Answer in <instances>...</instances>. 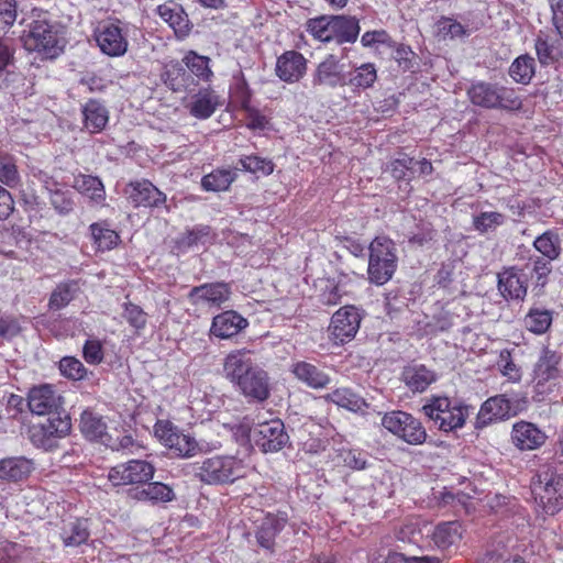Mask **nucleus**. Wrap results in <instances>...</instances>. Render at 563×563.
I'll list each match as a JSON object with an SVG mask.
<instances>
[{
	"mask_svg": "<svg viewBox=\"0 0 563 563\" xmlns=\"http://www.w3.org/2000/svg\"><path fill=\"white\" fill-rule=\"evenodd\" d=\"M251 354L247 349L231 351L223 360V373L249 401L264 402L271 396L269 375Z\"/></svg>",
	"mask_w": 563,
	"mask_h": 563,
	"instance_id": "obj_1",
	"label": "nucleus"
},
{
	"mask_svg": "<svg viewBox=\"0 0 563 563\" xmlns=\"http://www.w3.org/2000/svg\"><path fill=\"white\" fill-rule=\"evenodd\" d=\"M21 24H25L20 38L26 52L49 60L63 54L65 45L59 34V24L47 9L33 7Z\"/></svg>",
	"mask_w": 563,
	"mask_h": 563,
	"instance_id": "obj_2",
	"label": "nucleus"
},
{
	"mask_svg": "<svg viewBox=\"0 0 563 563\" xmlns=\"http://www.w3.org/2000/svg\"><path fill=\"white\" fill-rule=\"evenodd\" d=\"M305 27L313 40L322 43L335 42L339 45L355 43L361 31L358 19L345 14H322L310 18Z\"/></svg>",
	"mask_w": 563,
	"mask_h": 563,
	"instance_id": "obj_3",
	"label": "nucleus"
},
{
	"mask_svg": "<svg viewBox=\"0 0 563 563\" xmlns=\"http://www.w3.org/2000/svg\"><path fill=\"white\" fill-rule=\"evenodd\" d=\"M472 408L463 400L433 395L422 406L421 412L438 430L449 433L465 426Z\"/></svg>",
	"mask_w": 563,
	"mask_h": 563,
	"instance_id": "obj_4",
	"label": "nucleus"
},
{
	"mask_svg": "<svg viewBox=\"0 0 563 563\" xmlns=\"http://www.w3.org/2000/svg\"><path fill=\"white\" fill-rule=\"evenodd\" d=\"M470 101L483 109H500L519 112L523 101L515 88L487 81L473 82L467 89Z\"/></svg>",
	"mask_w": 563,
	"mask_h": 563,
	"instance_id": "obj_5",
	"label": "nucleus"
},
{
	"mask_svg": "<svg viewBox=\"0 0 563 563\" xmlns=\"http://www.w3.org/2000/svg\"><path fill=\"white\" fill-rule=\"evenodd\" d=\"M247 466L233 455H214L197 463L195 475L208 485H229L246 476Z\"/></svg>",
	"mask_w": 563,
	"mask_h": 563,
	"instance_id": "obj_6",
	"label": "nucleus"
},
{
	"mask_svg": "<svg viewBox=\"0 0 563 563\" xmlns=\"http://www.w3.org/2000/svg\"><path fill=\"white\" fill-rule=\"evenodd\" d=\"M368 280L377 286L388 283L397 271L398 256L395 242L386 236H376L368 246Z\"/></svg>",
	"mask_w": 563,
	"mask_h": 563,
	"instance_id": "obj_7",
	"label": "nucleus"
},
{
	"mask_svg": "<svg viewBox=\"0 0 563 563\" xmlns=\"http://www.w3.org/2000/svg\"><path fill=\"white\" fill-rule=\"evenodd\" d=\"M71 428L69 413L63 411V413L48 416L45 421L31 424L27 437L35 448L52 452L58 449L59 440L70 434Z\"/></svg>",
	"mask_w": 563,
	"mask_h": 563,
	"instance_id": "obj_8",
	"label": "nucleus"
},
{
	"mask_svg": "<svg viewBox=\"0 0 563 563\" xmlns=\"http://www.w3.org/2000/svg\"><path fill=\"white\" fill-rule=\"evenodd\" d=\"M563 477L551 465H544L532 482V494L547 515H555L563 506Z\"/></svg>",
	"mask_w": 563,
	"mask_h": 563,
	"instance_id": "obj_9",
	"label": "nucleus"
},
{
	"mask_svg": "<svg viewBox=\"0 0 563 563\" xmlns=\"http://www.w3.org/2000/svg\"><path fill=\"white\" fill-rule=\"evenodd\" d=\"M382 426L391 434L410 445H421L427 441L428 433L413 415L402 410H391L382 418Z\"/></svg>",
	"mask_w": 563,
	"mask_h": 563,
	"instance_id": "obj_10",
	"label": "nucleus"
},
{
	"mask_svg": "<svg viewBox=\"0 0 563 563\" xmlns=\"http://www.w3.org/2000/svg\"><path fill=\"white\" fill-rule=\"evenodd\" d=\"M93 38L100 51L109 57H121L128 52V34L119 19L99 21L93 30Z\"/></svg>",
	"mask_w": 563,
	"mask_h": 563,
	"instance_id": "obj_11",
	"label": "nucleus"
},
{
	"mask_svg": "<svg viewBox=\"0 0 563 563\" xmlns=\"http://www.w3.org/2000/svg\"><path fill=\"white\" fill-rule=\"evenodd\" d=\"M362 319L361 310L353 305H345L338 309L329 324L332 342L335 345H342L352 341L360 330Z\"/></svg>",
	"mask_w": 563,
	"mask_h": 563,
	"instance_id": "obj_12",
	"label": "nucleus"
},
{
	"mask_svg": "<svg viewBox=\"0 0 563 563\" xmlns=\"http://www.w3.org/2000/svg\"><path fill=\"white\" fill-rule=\"evenodd\" d=\"M561 355L544 349L533 368L532 382L538 395H549L559 385Z\"/></svg>",
	"mask_w": 563,
	"mask_h": 563,
	"instance_id": "obj_13",
	"label": "nucleus"
},
{
	"mask_svg": "<svg viewBox=\"0 0 563 563\" xmlns=\"http://www.w3.org/2000/svg\"><path fill=\"white\" fill-rule=\"evenodd\" d=\"M64 405V398L55 385L41 383L32 386L26 394V406L35 416H53Z\"/></svg>",
	"mask_w": 563,
	"mask_h": 563,
	"instance_id": "obj_14",
	"label": "nucleus"
},
{
	"mask_svg": "<svg viewBox=\"0 0 563 563\" xmlns=\"http://www.w3.org/2000/svg\"><path fill=\"white\" fill-rule=\"evenodd\" d=\"M155 467L144 460H131L110 468L108 479L113 486L143 484L154 476Z\"/></svg>",
	"mask_w": 563,
	"mask_h": 563,
	"instance_id": "obj_15",
	"label": "nucleus"
},
{
	"mask_svg": "<svg viewBox=\"0 0 563 563\" xmlns=\"http://www.w3.org/2000/svg\"><path fill=\"white\" fill-rule=\"evenodd\" d=\"M251 439L264 453L278 452L288 442V434L282 420L273 419L251 430Z\"/></svg>",
	"mask_w": 563,
	"mask_h": 563,
	"instance_id": "obj_16",
	"label": "nucleus"
},
{
	"mask_svg": "<svg viewBox=\"0 0 563 563\" xmlns=\"http://www.w3.org/2000/svg\"><path fill=\"white\" fill-rule=\"evenodd\" d=\"M514 415H516V411L512 410L511 401L507 395H495L481 405L474 421V428L483 430L495 422L507 420Z\"/></svg>",
	"mask_w": 563,
	"mask_h": 563,
	"instance_id": "obj_17",
	"label": "nucleus"
},
{
	"mask_svg": "<svg viewBox=\"0 0 563 563\" xmlns=\"http://www.w3.org/2000/svg\"><path fill=\"white\" fill-rule=\"evenodd\" d=\"M231 295L232 288L229 283L213 282L192 287L187 298L192 306L205 305L219 309L229 301Z\"/></svg>",
	"mask_w": 563,
	"mask_h": 563,
	"instance_id": "obj_18",
	"label": "nucleus"
},
{
	"mask_svg": "<svg viewBox=\"0 0 563 563\" xmlns=\"http://www.w3.org/2000/svg\"><path fill=\"white\" fill-rule=\"evenodd\" d=\"M124 194L134 208H158L166 203V195L147 179L130 181Z\"/></svg>",
	"mask_w": 563,
	"mask_h": 563,
	"instance_id": "obj_19",
	"label": "nucleus"
},
{
	"mask_svg": "<svg viewBox=\"0 0 563 563\" xmlns=\"http://www.w3.org/2000/svg\"><path fill=\"white\" fill-rule=\"evenodd\" d=\"M81 130L89 134L102 133L110 121V111L103 100L89 98L80 104Z\"/></svg>",
	"mask_w": 563,
	"mask_h": 563,
	"instance_id": "obj_20",
	"label": "nucleus"
},
{
	"mask_svg": "<svg viewBox=\"0 0 563 563\" xmlns=\"http://www.w3.org/2000/svg\"><path fill=\"white\" fill-rule=\"evenodd\" d=\"M286 511L267 512L255 531L257 544L269 553L275 552L276 537L288 523Z\"/></svg>",
	"mask_w": 563,
	"mask_h": 563,
	"instance_id": "obj_21",
	"label": "nucleus"
},
{
	"mask_svg": "<svg viewBox=\"0 0 563 563\" xmlns=\"http://www.w3.org/2000/svg\"><path fill=\"white\" fill-rule=\"evenodd\" d=\"M307 67V58L300 52L289 49L277 57L275 74L282 81L295 84L305 77Z\"/></svg>",
	"mask_w": 563,
	"mask_h": 563,
	"instance_id": "obj_22",
	"label": "nucleus"
},
{
	"mask_svg": "<svg viewBox=\"0 0 563 563\" xmlns=\"http://www.w3.org/2000/svg\"><path fill=\"white\" fill-rule=\"evenodd\" d=\"M548 435L534 423L520 420L512 424L510 440L520 451H534L547 442Z\"/></svg>",
	"mask_w": 563,
	"mask_h": 563,
	"instance_id": "obj_23",
	"label": "nucleus"
},
{
	"mask_svg": "<svg viewBox=\"0 0 563 563\" xmlns=\"http://www.w3.org/2000/svg\"><path fill=\"white\" fill-rule=\"evenodd\" d=\"M497 287L506 300H523L528 290L527 274L516 267H505L497 274Z\"/></svg>",
	"mask_w": 563,
	"mask_h": 563,
	"instance_id": "obj_24",
	"label": "nucleus"
},
{
	"mask_svg": "<svg viewBox=\"0 0 563 563\" xmlns=\"http://www.w3.org/2000/svg\"><path fill=\"white\" fill-rule=\"evenodd\" d=\"M222 102L218 92L210 86L200 88L191 95L186 109L189 114L198 120H207L213 115Z\"/></svg>",
	"mask_w": 563,
	"mask_h": 563,
	"instance_id": "obj_25",
	"label": "nucleus"
},
{
	"mask_svg": "<svg viewBox=\"0 0 563 563\" xmlns=\"http://www.w3.org/2000/svg\"><path fill=\"white\" fill-rule=\"evenodd\" d=\"M161 79L173 92H187L196 88L195 77L188 73L183 59L180 62L173 59L164 64Z\"/></svg>",
	"mask_w": 563,
	"mask_h": 563,
	"instance_id": "obj_26",
	"label": "nucleus"
},
{
	"mask_svg": "<svg viewBox=\"0 0 563 563\" xmlns=\"http://www.w3.org/2000/svg\"><path fill=\"white\" fill-rule=\"evenodd\" d=\"M35 471V462L24 455L7 456L0 460V481L22 483Z\"/></svg>",
	"mask_w": 563,
	"mask_h": 563,
	"instance_id": "obj_27",
	"label": "nucleus"
},
{
	"mask_svg": "<svg viewBox=\"0 0 563 563\" xmlns=\"http://www.w3.org/2000/svg\"><path fill=\"white\" fill-rule=\"evenodd\" d=\"M312 84L313 86H327L330 88L345 86L346 79L340 60L335 55L329 54L318 64L312 75Z\"/></svg>",
	"mask_w": 563,
	"mask_h": 563,
	"instance_id": "obj_28",
	"label": "nucleus"
},
{
	"mask_svg": "<svg viewBox=\"0 0 563 563\" xmlns=\"http://www.w3.org/2000/svg\"><path fill=\"white\" fill-rule=\"evenodd\" d=\"M249 325V321L234 310H225L213 317L210 333L219 339H230Z\"/></svg>",
	"mask_w": 563,
	"mask_h": 563,
	"instance_id": "obj_29",
	"label": "nucleus"
},
{
	"mask_svg": "<svg viewBox=\"0 0 563 563\" xmlns=\"http://www.w3.org/2000/svg\"><path fill=\"white\" fill-rule=\"evenodd\" d=\"M156 12L161 19L173 29L178 38H183L189 34L191 29L190 21L180 4L174 1L163 3L156 8Z\"/></svg>",
	"mask_w": 563,
	"mask_h": 563,
	"instance_id": "obj_30",
	"label": "nucleus"
},
{
	"mask_svg": "<svg viewBox=\"0 0 563 563\" xmlns=\"http://www.w3.org/2000/svg\"><path fill=\"white\" fill-rule=\"evenodd\" d=\"M462 536V525L457 520L439 522L427 534L433 545L441 551L449 550L451 547L457 545Z\"/></svg>",
	"mask_w": 563,
	"mask_h": 563,
	"instance_id": "obj_31",
	"label": "nucleus"
},
{
	"mask_svg": "<svg viewBox=\"0 0 563 563\" xmlns=\"http://www.w3.org/2000/svg\"><path fill=\"white\" fill-rule=\"evenodd\" d=\"M290 372L299 382L312 389L327 388L332 380L329 374L307 361L292 363Z\"/></svg>",
	"mask_w": 563,
	"mask_h": 563,
	"instance_id": "obj_32",
	"label": "nucleus"
},
{
	"mask_svg": "<svg viewBox=\"0 0 563 563\" xmlns=\"http://www.w3.org/2000/svg\"><path fill=\"white\" fill-rule=\"evenodd\" d=\"M401 379L412 393H423L437 380V375L423 364H408L401 372Z\"/></svg>",
	"mask_w": 563,
	"mask_h": 563,
	"instance_id": "obj_33",
	"label": "nucleus"
},
{
	"mask_svg": "<svg viewBox=\"0 0 563 563\" xmlns=\"http://www.w3.org/2000/svg\"><path fill=\"white\" fill-rule=\"evenodd\" d=\"M183 64L195 79L197 87L200 82H211L214 73L211 68V59L208 56L200 55L194 49L187 51L183 56Z\"/></svg>",
	"mask_w": 563,
	"mask_h": 563,
	"instance_id": "obj_34",
	"label": "nucleus"
},
{
	"mask_svg": "<svg viewBox=\"0 0 563 563\" xmlns=\"http://www.w3.org/2000/svg\"><path fill=\"white\" fill-rule=\"evenodd\" d=\"M324 401L349 411L358 412L368 407L366 400L351 387H336L323 396Z\"/></svg>",
	"mask_w": 563,
	"mask_h": 563,
	"instance_id": "obj_35",
	"label": "nucleus"
},
{
	"mask_svg": "<svg viewBox=\"0 0 563 563\" xmlns=\"http://www.w3.org/2000/svg\"><path fill=\"white\" fill-rule=\"evenodd\" d=\"M79 429L82 435L90 441L104 442L108 435L103 418L90 409L81 412Z\"/></svg>",
	"mask_w": 563,
	"mask_h": 563,
	"instance_id": "obj_36",
	"label": "nucleus"
},
{
	"mask_svg": "<svg viewBox=\"0 0 563 563\" xmlns=\"http://www.w3.org/2000/svg\"><path fill=\"white\" fill-rule=\"evenodd\" d=\"M236 178L238 173L235 169L223 167L216 168L201 178V187L205 191H227Z\"/></svg>",
	"mask_w": 563,
	"mask_h": 563,
	"instance_id": "obj_37",
	"label": "nucleus"
},
{
	"mask_svg": "<svg viewBox=\"0 0 563 563\" xmlns=\"http://www.w3.org/2000/svg\"><path fill=\"white\" fill-rule=\"evenodd\" d=\"M78 280H66L56 285L51 292L47 307L51 311H59L67 307L79 292Z\"/></svg>",
	"mask_w": 563,
	"mask_h": 563,
	"instance_id": "obj_38",
	"label": "nucleus"
},
{
	"mask_svg": "<svg viewBox=\"0 0 563 563\" xmlns=\"http://www.w3.org/2000/svg\"><path fill=\"white\" fill-rule=\"evenodd\" d=\"M175 497L173 488L162 482H151L135 494L137 500L148 501L153 505L169 503Z\"/></svg>",
	"mask_w": 563,
	"mask_h": 563,
	"instance_id": "obj_39",
	"label": "nucleus"
},
{
	"mask_svg": "<svg viewBox=\"0 0 563 563\" xmlns=\"http://www.w3.org/2000/svg\"><path fill=\"white\" fill-rule=\"evenodd\" d=\"M376 80L377 68L375 64L364 63L350 73V77L345 85L350 86L354 92L360 93L361 91L373 87Z\"/></svg>",
	"mask_w": 563,
	"mask_h": 563,
	"instance_id": "obj_40",
	"label": "nucleus"
},
{
	"mask_svg": "<svg viewBox=\"0 0 563 563\" xmlns=\"http://www.w3.org/2000/svg\"><path fill=\"white\" fill-rule=\"evenodd\" d=\"M89 229L98 251L113 250L121 241L119 233L107 221L95 222Z\"/></svg>",
	"mask_w": 563,
	"mask_h": 563,
	"instance_id": "obj_41",
	"label": "nucleus"
},
{
	"mask_svg": "<svg viewBox=\"0 0 563 563\" xmlns=\"http://www.w3.org/2000/svg\"><path fill=\"white\" fill-rule=\"evenodd\" d=\"M508 74L515 82L529 85L536 75L534 58L529 54L519 55L511 63Z\"/></svg>",
	"mask_w": 563,
	"mask_h": 563,
	"instance_id": "obj_42",
	"label": "nucleus"
},
{
	"mask_svg": "<svg viewBox=\"0 0 563 563\" xmlns=\"http://www.w3.org/2000/svg\"><path fill=\"white\" fill-rule=\"evenodd\" d=\"M74 188L98 202L103 201L106 198L104 186L97 176L82 174L76 176L74 178Z\"/></svg>",
	"mask_w": 563,
	"mask_h": 563,
	"instance_id": "obj_43",
	"label": "nucleus"
},
{
	"mask_svg": "<svg viewBox=\"0 0 563 563\" xmlns=\"http://www.w3.org/2000/svg\"><path fill=\"white\" fill-rule=\"evenodd\" d=\"M166 448L178 457H191L199 452V444L196 439L184 433L179 428Z\"/></svg>",
	"mask_w": 563,
	"mask_h": 563,
	"instance_id": "obj_44",
	"label": "nucleus"
},
{
	"mask_svg": "<svg viewBox=\"0 0 563 563\" xmlns=\"http://www.w3.org/2000/svg\"><path fill=\"white\" fill-rule=\"evenodd\" d=\"M536 51L538 59L543 66L555 65L562 56L560 46L555 45L548 35L542 33L536 40Z\"/></svg>",
	"mask_w": 563,
	"mask_h": 563,
	"instance_id": "obj_45",
	"label": "nucleus"
},
{
	"mask_svg": "<svg viewBox=\"0 0 563 563\" xmlns=\"http://www.w3.org/2000/svg\"><path fill=\"white\" fill-rule=\"evenodd\" d=\"M525 271L537 286L543 287L548 283V276L552 271L551 261L541 256H531L525 265Z\"/></svg>",
	"mask_w": 563,
	"mask_h": 563,
	"instance_id": "obj_46",
	"label": "nucleus"
},
{
	"mask_svg": "<svg viewBox=\"0 0 563 563\" xmlns=\"http://www.w3.org/2000/svg\"><path fill=\"white\" fill-rule=\"evenodd\" d=\"M525 327L534 334H543L552 323V314L548 310L532 308L523 319Z\"/></svg>",
	"mask_w": 563,
	"mask_h": 563,
	"instance_id": "obj_47",
	"label": "nucleus"
},
{
	"mask_svg": "<svg viewBox=\"0 0 563 563\" xmlns=\"http://www.w3.org/2000/svg\"><path fill=\"white\" fill-rule=\"evenodd\" d=\"M239 163L242 166V170L263 176L273 174L275 168L272 159L255 154L241 156Z\"/></svg>",
	"mask_w": 563,
	"mask_h": 563,
	"instance_id": "obj_48",
	"label": "nucleus"
},
{
	"mask_svg": "<svg viewBox=\"0 0 563 563\" xmlns=\"http://www.w3.org/2000/svg\"><path fill=\"white\" fill-rule=\"evenodd\" d=\"M89 536L87 521L77 519L63 531L62 539L66 547H78L84 544L89 539Z\"/></svg>",
	"mask_w": 563,
	"mask_h": 563,
	"instance_id": "obj_49",
	"label": "nucleus"
},
{
	"mask_svg": "<svg viewBox=\"0 0 563 563\" xmlns=\"http://www.w3.org/2000/svg\"><path fill=\"white\" fill-rule=\"evenodd\" d=\"M60 375L69 380H82L87 377L88 371L85 365L75 356H64L58 362Z\"/></svg>",
	"mask_w": 563,
	"mask_h": 563,
	"instance_id": "obj_50",
	"label": "nucleus"
},
{
	"mask_svg": "<svg viewBox=\"0 0 563 563\" xmlns=\"http://www.w3.org/2000/svg\"><path fill=\"white\" fill-rule=\"evenodd\" d=\"M339 459L342 464L352 471H363L368 465V453L361 449H341Z\"/></svg>",
	"mask_w": 563,
	"mask_h": 563,
	"instance_id": "obj_51",
	"label": "nucleus"
},
{
	"mask_svg": "<svg viewBox=\"0 0 563 563\" xmlns=\"http://www.w3.org/2000/svg\"><path fill=\"white\" fill-rule=\"evenodd\" d=\"M505 222V216L496 211H484L473 218V228L481 234L494 231Z\"/></svg>",
	"mask_w": 563,
	"mask_h": 563,
	"instance_id": "obj_52",
	"label": "nucleus"
},
{
	"mask_svg": "<svg viewBox=\"0 0 563 563\" xmlns=\"http://www.w3.org/2000/svg\"><path fill=\"white\" fill-rule=\"evenodd\" d=\"M497 366L500 374L509 382L518 383L521 380V368L514 362L510 350L504 349L499 352Z\"/></svg>",
	"mask_w": 563,
	"mask_h": 563,
	"instance_id": "obj_53",
	"label": "nucleus"
},
{
	"mask_svg": "<svg viewBox=\"0 0 563 563\" xmlns=\"http://www.w3.org/2000/svg\"><path fill=\"white\" fill-rule=\"evenodd\" d=\"M123 318L136 333L142 332L147 324V313L143 308L131 301L123 303Z\"/></svg>",
	"mask_w": 563,
	"mask_h": 563,
	"instance_id": "obj_54",
	"label": "nucleus"
},
{
	"mask_svg": "<svg viewBox=\"0 0 563 563\" xmlns=\"http://www.w3.org/2000/svg\"><path fill=\"white\" fill-rule=\"evenodd\" d=\"M211 227L209 225H196L190 230H187L179 239L178 243L179 245L184 247H192L198 244H202L206 242V239L210 238L211 235Z\"/></svg>",
	"mask_w": 563,
	"mask_h": 563,
	"instance_id": "obj_55",
	"label": "nucleus"
},
{
	"mask_svg": "<svg viewBox=\"0 0 563 563\" xmlns=\"http://www.w3.org/2000/svg\"><path fill=\"white\" fill-rule=\"evenodd\" d=\"M18 18L16 0H0V33L7 34Z\"/></svg>",
	"mask_w": 563,
	"mask_h": 563,
	"instance_id": "obj_56",
	"label": "nucleus"
},
{
	"mask_svg": "<svg viewBox=\"0 0 563 563\" xmlns=\"http://www.w3.org/2000/svg\"><path fill=\"white\" fill-rule=\"evenodd\" d=\"M0 181L10 188H16L21 184L18 167L11 157L0 158Z\"/></svg>",
	"mask_w": 563,
	"mask_h": 563,
	"instance_id": "obj_57",
	"label": "nucleus"
},
{
	"mask_svg": "<svg viewBox=\"0 0 563 563\" xmlns=\"http://www.w3.org/2000/svg\"><path fill=\"white\" fill-rule=\"evenodd\" d=\"M438 34L446 38H456L466 35V29L452 18L441 16L437 22Z\"/></svg>",
	"mask_w": 563,
	"mask_h": 563,
	"instance_id": "obj_58",
	"label": "nucleus"
},
{
	"mask_svg": "<svg viewBox=\"0 0 563 563\" xmlns=\"http://www.w3.org/2000/svg\"><path fill=\"white\" fill-rule=\"evenodd\" d=\"M252 90L244 78L236 81L231 90V97L235 104L243 111L253 107L252 106Z\"/></svg>",
	"mask_w": 563,
	"mask_h": 563,
	"instance_id": "obj_59",
	"label": "nucleus"
},
{
	"mask_svg": "<svg viewBox=\"0 0 563 563\" xmlns=\"http://www.w3.org/2000/svg\"><path fill=\"white\" fill-rule=\"evenodd\" d=\"M533 245L545 260L552 261L560 254V246L550 233H544L537 238Z\"/></svg>",
	"mask_w": 563,
	"mask_h": 563,
	"instance_id": "obj_60",
	"label": "nucleus"
},
{
	"mask_svg": "<svg viewBox=\"0 0 563 563\" xmlns=\"http://www.w3.org/2000/svg\"><path fill=\"white\" fill-rule=\"evenodd\" d=\"M413 162L415 159L412 157L404 155L401 158L390 161L388 170L396 180L406 179L411 173Z\"/></svg>",
	"mask_w": 563,
	"mask_h": 563,
	"instance_id": "obj_61",
	"label": "nucleus"
},
{
	"mask_svg": "<svg viewBox=\"0 0 563 563\" xmlns=\"http://www.w3.org/2000/svg\"><path fill=\"white\" fill-rule=\"evenodd\" d=\"M178 430L170 420L158 419L153 428L155 438L166 448L172 442L174 434Z\"/></svg>",
	"mask_w": 563,
	"mask_h": 563,
	"instance_id": "obj_62",
	"label": "nucleus"
},
{
	"mask_svg": "<svg viewBox=\"0 0 563 563\" xmlns=\"http://www.w3.org/2000/svg\"><path fill=\"white\" fill-rule=\"evenodd\" d=\"M82 356L88 364H100L104 357L102 343L99 340H87L82 347Z\"/></svg>",
	"mask_w": 563,
	"mask_h": 563,
	"instance_id": "obj_63",
	"label": "nucleus"
},
{
	"mask_svg": "<svg viewBox=\"0 0 563 563\" xmlns=\"http://www.w3.org/2000/svg\"><path fill=\"white\" fill-rule=\"evenodd\" d=\"M51 203L59 214H68L74 209V200L70 192L55 190L51 195Z\"/></svg>",
	"mask_w": 563,
	"mask_h": 563,
	"instance_id": "obj_64",
	"label": "nucleus"
}]
</instances>
